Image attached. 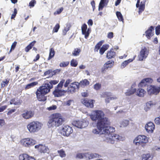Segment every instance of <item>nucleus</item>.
Wrapping results in <instances>:
<instances>
[{
    "label": "nucleus",
    "mask_w": 160,
    "mask_h": 160,
    "mask_svg": "<svg viewBox=\"0 0 160 160\" xmlns=\"http://www.w3.org/2000/svg\"><path fill=\"white\" fill-rule=\"evenodd\" d=\"M94 128L92 130V133L95 134L102 135L104 141L111 144H113L115 140H121L120 137L118 135L113 133L115 128L109 126L102 125L99 128Z\"/></svg>",
    "instance_id": "nucleus-1"
},
{
    "label": "nucleus",
    "mask_w": 160,
    "mask_h": 160,
    "mask_svg": "<svg viewBox=\"0 0 160 160\" xmlns=\"http://www.w3.org/2000/svg\"><path fill=\"white\" fill-rule=\"evenodd\" d=\"M58 81L56 80H50L45 82L38 88L36 92V94L38 100L40 101H44L47 100L45 95L50 92L53 88V86L56 84Z\"/></svg>",
    "instance_id": "nucleus-2"
},
{
    "label": "nucleus",
    "mask_w": 160,
    "mask_h": 160,
    "mask_svg": "<svg viewBox=\"0 0 160 160\" xmlns=\"http://www.w3.org/2000/svg\"><path fill=\"white\" fill-rule=\"evenodd\" d=\"M90 118L93 121L98 120L97 126L99 128L102 126V125L108 126L110 123L108 119L105 117L104 113L101 110H95L93 114L91 115Z\"/></svg>",
    "instance_id": "nucleus-3"
},
{
    "label": "nucleus",
    "mask_w": 160,
    "mask_h": 160,
    "mask_svg": "<svg viewBox=\"0 0 160 160\" xmlns=\"http://www.w3.org/2000/svg\"><path fill=\"white\" fill-rule=\"evenodd\" d=\"M64 122L61 114L56 113L53 114L48 123L49 128H56L61 125Z\"/></svg>",
    "instance_id": "nucleus-4"
},
{
    "label": "nucleus",
    "mask_w": 160,
    "mask_h": 160,
    "mask_svg": "<svg viewBox=\"0 0 160 160\" xmlns=\"http://www.w3.org/2000/svg\"><path fill=\"white\" fill-rule=\"evenodd\" d=\"M65 82L64 79H62L54 88L52 92L53 94L55 97H59L64 95L67 91L62 89V88Z\"/></svg>",
    "instance_id": "nucleus-5"
},
{
    "label": "nucleus",
    "mask_w": 160,
    "mask_h": 160,
    "mask_svg": "<svg viewBox=\"0 0 160 160\" xmlns=\"http://www.w3.org/2000/svg\"><path fill=\"white\" fill-rule=\"evenodd\" d=\"M42 124L39 122H32L29 123L27 125V127L29 132L31 133L37 132L41 128Z\"/></svg>",
    "instance_id": "nucleus-6"
},
{
    "label": "nucleus",
    "mask_w": 160,
    "mask_h": 160,
    "mask_svg": "<svg viewBox=\"0 0 160 160\" xmlns=\"http://www.w3.org/2000/svg\"><path fill=\"white\" fill-rule=\"evenodd\" d=\"M148 138L144 135H139L134 140L133 142L136 145H141L145 143L148 142Z\"/></svg>",
    "instance_id": "nucleus-7"
},
{
    "label": "nucleus",
    "mask_w": 160,
    "mask_h": 160,
    "mask_svg": "<svg viewBox=\"0 0 160 160\" xmlns=\"http://www.w3.org/2000/svg\"><path fill=\"white\" fill-rule=\"evenodd\" d=\"M72 125L80 128H85L87 127L88 124V122L82 119L81 120H78L74 121L72 123Z\"/></svg>",
    "instance_id": "nucleus-8"
},
{
    "label": "nucleus",
    "mask_w": 160,
    "mask_h": 160,
    "mask_svg": "<svg viewBox=\"0 0 160 160\" xmlns=\"http://www.w3.org/2000/svg\"><path fill=\"white\" fill-rule=\"evenodd\" d=\"M21 143L22 145L25 147H30L36 143V141L30 138H24L21 140Z\"/></svg>",
    "instance_id": "nucleus-9"
},
{
    "label": "nucleus",
    "mask_w": 160,
    "mask_h": 160,
    "mask_svg": "<svg viewBox=\"0 0 160 160\" xmlns=\"http://www.w3.org/2000/svg\"><path fill=\"white\" fill-rule=\"evenodd\" d=\"M149 53L148 50L146 48H142L138 56L139 60L143 61L145 59L148 57Z\"/></svg>",
    "instance_id": "nucleus-10"
},
{
    "label": "nucleus",
    "mask_w": 160,
    "mask_h": 160,
    "mask_svg": "<svg viewBox=\"0 0 160 160\" xmlns=\"http://www.w3.org/2000/svg\"><path fill=\"white\" fill-rule=\"evenodd\" d=\"M73 132V129L71 127L67 125H64L62 129L61 134L63 136L68 137Z\"/></svg>",
    "instance_id": "nucleus-11"
},
{
    "label": "nucleus",
    "mask_w": 160,
    "mask_h": 160,
    "mask_svg": "<svg viewBox=\"0 0 160 160\" xmlns=\"http://www.w3.org/2000/svg\"><path fill=\"white\" fill-rule=\"evenodd\" d=\"M147 91L148 94L150 95L152 94H157L160 91V86L158 87L150 86L148 88Z\"/></svg>",
    "instance_id": "nucleus-12"
},
{
    "label": "nucleus",
    "mask_w": 160,
    "mask_h": 160,
    "mask_svg": "<svg viewBox=\"0 0 160 160\" xmlns=\"http://www.w3.org/2000/svg\"><path fill=\"white\" fill-rule=\"evenodd\" d=\"M114 63V62L112 60H109L107 62L102 68L101 72L102 73H104L109 68H111L113 66Z\"/></svg>",
    "instance_id": "nucleus-13"
},
{
    "label": "nucleus",
    "mask_w": 160,
    "mask_h": 160,
    "mask_svg": "<svg viewBox=\"0 0 160 160\" xmlns=\"http://www.w3.org/2000/svg\"><path fill=\"white\" fill-rule=\"evenodd\" d=\"M81 30L82 34L85 35L84 37L86 39H87L90 33V29H87V25L84 23L82 26Z\"/></svg>",
    "instance_id": "nucleus-14"
},
{
    "label": "nucleus",
    "mask_w": 160,
    "mask_h": 160,
    "mask_svg": "<svg viewBox=\"0 0 160 160\" xmlns=\"http://www.w3.org/2000/svg\"><path fill=\"white\" fill-rule=\"evenodd\" d=\"M95 101L93 100H88L86 99H83L81 100L82 103L86 107L92 108L94 106V103Z\"/></svg>",
    "instance_id": "nucleus-15"
},
{
    "label": "nucleus",
    "mask_w": 160,
    "mask_h": 160,
    "mask_svg": "<svg viewBox=\"0 0 160 160\" xmlns=\"http://www.w3.org/2000/svg\"><path fill=\"white\" fill-rule=\"evenodd\" d=\"M73 85H75L77 89H78L79 88V84L78 82H74L71 83L68 88V90L67 91L68 93H72L75 92L76 89L75 88L73 87Z\"/></svg>",
    "instance_id": "nucleus-16"
},
{
    "label": "nucleus",
    "mask_w": 160,
    "mask_h": 160,
    "mask_svg": "<svg viewBox=\"0 0 160 160\" xmlns=\"http://www.w3.org/2000/svg\"><path fill=\"white\" fill-rule=\"evenodd\" d=\"M35 148H38L41 152L48 153L49 152V149L48 147L42 144L35 146Z\"/></svg>",
    "instance_id": "nucleus-17"
},
{
    "label": "nucleus",
    "mask_w": 160,
    "mask_h": 160,
    "mask_svg": "<svg viewBox=\"0 0 160 160\" xmlns=\"http://www.w3.org/2000/svg\"><path fill=\"white\" fill-rule=\"evenodd\" d=\"M155 126L154 124L151 122H148L145 126L146 131L148 133H152L155 129Z\"/></svg>",
    "instance_id": "nucleus-18"
},
{
    "label": "nucleus",
    "mask_w": 160,
    "mask_h": 160,
    "mask_svg": "<svg viewBox=\"0 0 160 160\" xmlns=\"http://www.w3.org/2000/svg\"><path fill=\"white\" fill-rule=\"evenodd\" d=\"M34 114V112L33 111L31 110H27L22 114V116L26 119H28L32 117Z\"/></svg>",
    "instance_id": "nucleus-19"
},
{
    "label": "nucleus",
    "mask_w": 160,
    "mask_h": 160,
    "mask_svg": "<svg viewBox=\"0 0 160 160\" xmlns=\"http://www.w3.org/2000/svg\"><path fill=\"white\" fill-rule=\"evenodd\" d=\"M152 82V80L151 78H145L142 80L138 84L139 87H142L145 86L147 83H151Z\"/></svg>",
    "instance_id": "nucleus-20"
},
{
    "label": "nucleus",
    "mask_w": 160,
    "mask_h": 160,
    "mask_svg": "<svg viewBox=\"0 0 160 160\" xmlns=\"http://www.w3.org/2000/svg\"><path fill=\"white\" fill-rule=\"evenodd\" d=\"M19 158L20 160H35L34 158L29 156L26 154L20 155Z\"/></svg>",
    "instance_id": "nucleus-21"
},
{
    "label": "nucleus",
    "mask_w": 160,
    "mask_h": 160,
    "mask_svg": "<svg viewBox=\"0 0 160 160\" xmlns=\"http://www.w3.org/2000/svg\"><path fill=\"white\" fill-rule=\"evenodd\" d=\"M154 30V27L151 26L146 31L145 33L147 38L149 39L153 35V32Z\"/></svg>",
    "instance_id": "nucleus-22"
},
{
    "label": "nucleus",
    "mask_w": 160,
    "mask_h": 160,
    "mask_svg": "<svg viewBox=\"0 0 160 160\" xmlns=\"http://www.w3.org/2000/svg\"><path fill=\"white\" fill-rule=\"evenodd\" d=\"M113 49H111L109 51H108L107 53L106 57L108 59H110L113 58L115 55L116 52L113 51Z\"/></svg>",
    "instance_id": "nucleus-23"
},
{
    "label": "nucleus",
    "mask_w": 160,
    "mask_h": 160,
    "mask_svg": "<svg viewBox=\"0 0 160 160\" xmlns=\"http://www.w3.org/2000/svg\"><path fill=\"white\" fill-rule=\"evenodd\" d=\"M153 158L150 153L144 154L142 156V160H151Z\"/></svg>",
    "instance_id": "nucleus-24"
},
{
    "label": "nucleus",
    "mask_w": 160,
    "mask_h": 160,
    "mask_svg": "<svg viewBox=\"0 0 160 160\" xmlns=\"http://www.w3.org/2000/svg\"><path fill=\"white\" fill-rule=\"evenodd\" d=\"M105 95L107 96V97L105 99V101L106 103H109L110 100H114L116 98L113 97H109L111 95V93L109 92H105Z\"/></svg>",
    "instance_id": "nucleus-25"
},
{
    "label": "nucleus",
    "mask_w": 160,
    "mask_h": 160,
    "mask_svg": "<svg viewBox=\"0 0 160 160\" xmlns=\"http://www.w3.org/2000/svg\"><path fill=\"white\" fill-rule=\"evenodd\" d=\"M146 0H143L142 2H141L139 8L138 13L140 14L144 11L145 8Z\"/></svg>",
    "instance_id": "nucleus-26"
},
{
    "label": "nucleus",
    "mask_w": 160,
    "mask_h": 160,
    "mask_svg": "<svg viewBox=\"0 0 160 160\" xmlns=\"http://www.w3.org/2000/svg\"><path fill=\"white\" fill-rule=\"evenodd\" d=\"M109 48L108 44H104L100 48L99 50V53L101 55H102L104 52L107 50Z\"/></svg>",
    "instance_id": "nucleus-27"
},
{
    "label": "nucleus",
    "mask_w": 160,
    "mask_h": 160,
    "mask_svg": "<svg viewBox=\"0 0 160 160\" xmlns=\"http://www.w3.org/2000/svg\"><path fill=\"white\" fill-rule=\"evenodd\" d=\"M146 91L142 89H138L136 92L137 95L140 97H143Z\"/></svg>",
    "instance_id": "nucleus-28"
},
{
    "label": "nucleus",
    "mask_w": 160,
    "mask_h": 160,
    "mask_svg": "<svg viewBox=\"0 0 160 160\" xmlns=\"http://www.w3.org/2000/svg\"><path fill=\"white\" fill-rule=\"evenodd\" d=\"M78 84H79V86L84 87L88 85L89 84V82L87 79H84L78 83Z\"/></svg>",
    "instance_id": "nucleus-29"
},
{
    "label": "nucleus",
    "mask_w": 160,
    "mask_h": 160,
    "mask_svg": "<svg viewBox=\"0 0 160 160\" xmlns=\"http://www.w3.org/2000/svg\"><path fill=\"white\" fill-rule=\"evenodd\" d=\"M129 123V121L127 120H123L120 122V127H127Z\"/></svg>",
    "instance_id": "nucleus-30"
},
{
    "label": "nucleus",
    "mask_w": 160,
    "mask_h": 160,
    "mask_svg": "<svg viewBox=\"0 0 160 160\" xmlns=\"http://www.w3.org/2000/svg\"><path fill=\"white\" fill-rule=\"evenodd\" d=\"M66 27H65L64 29L62 31V34L63 35H66L67 32L69 30L71 27V24L69 23H67L66 24Z\"/></svg>",
    "instance_id": "nucleus-31"
},
{
    "label": "nucleus",
    "mask_w": 160,
    "mask_h": 160,
    "mask_svg": "<svg viewBox=\"0 0 160 160\" xmlns=\"http://www.w3.org/2000/svg\"><path fill=\"white\" fill-rule=\"evenodd\" d=\"M155 104L152 101H150L146 103V106L145 107V110L147 111L151 107H152Z\"/></svg>",
    "instance_id": "nucleus-32"
},
{
    "label": "nucleus",
    "mask_w": 160,
    "mask_h": 160,
    "mask_svg": "<svg viewBox=\"0 0 160 160\" xmlns=\"http://www.w3.org/2000/svg\"><path fill=\"white\" fill-rule=\"evenodd\" d=\"M36 41H33L31 43H30L25 48V51L28 52L29 50L31 49L32 47L34 45V44L36 43Z\"/></svg>",
    "instance_id": "nucleus-33"
},
{
    "label": "nucleus",
    "mask_w": 160,
    "mask_h": 160,
    "mask_svg": "<svg viewBox=\"0 0 160 160\" xmlns=\"http://www.w3.org/2000/svg\"><path fill=\"white\" fill-rule=\"evenodd\" d=\"M106 0H101L98 7V10H101L103 8L106 3Z\"/></svg>",
    "instance_id": "nucleus-34"
},
{
    "label": "nucleus",
    "mask_w": 160,
    "mask_h": 160,
    "mask_svg": "<svg viewBox=\"0 0 160 160\" xmlns=\"http://www.w3.org/2000/svg\"><path fill=\"white\" fill-rule=\"evenodd\" d=\"M98 154L96 153H86L85 156L88 157L89 159H91L97 157Z\"/></svg>",
    "instance_id": "nucleus-35"
},
{
    "label": "nucleus",
    "mask_w": 160,
    "mask_h": 160,
    "mask_svg": "<svg viewBox=\"0 0 160 160\" xmlns=\"http://www.w3.org/2000/svg\"><path fill=\"white\" fill-rule=\"evenodd\" d=\"M136 92V89L135 88H132L130 89L127 90L125 94L127 96H130Z\"/></svg>",
    "instance_id": "nucleus-36"
},
{
    "label": "nucleus",
    "mask_w": 160,
    "mask_h": 160,
    "mask_svg": "<svg viewBox=\"0 0 160 160\" xmlns=\"http://www.w3.org/2000/svg\"><path fill=\"white\" fill-rule=\"evenodd\" d=\"M116 14L119 21H122L123 22V18L122 15L120 12L117 11L116 12Z\"/></svg>",
    "instance_id": "nucleus-37"
},
{
    "label": "nucleus",
    "mask_w": 160,
    "mask_h": 160,
    "mask_svg": "<svg viewBox=\"0 0 160 160\" xmlns=\"http://www.w3.org/2000/svg\"><path fill=\"white\" fill-rule=\"evenodd\" d=\"M133 60V59H130L124 61L122 63L121 68H124L129 63L132 62Z\"/></svg>",
    "instance_id": "nucleus-38"
},
{
    "label": "nucleus",
    "mask_w": 160,
    "mask_h": 160,
    "mask_svg": "<svg viewBox=\"0 0 160 160\" xmlns=\"http://www.w3.org/2000/svg\"><path fill=\"white\" fill-rule=\"evenodd\" d=\"M55 51L54 49L52 48L50 49L49 56L48 58V60H50L54 56Z\"/></svg>",
    "instance_id": "nucleus-39"
},
{
    "label": "nucleus",
    "mask_w": 160,
    "mask_h": 160,
    "mask_svg": "<svg viewBox=\"0 0 160 160\" xmlns=\"http://www.w3.org/2000/svg\"><path fill=\"white\" fill-rule=\"evenodd\" d=\"M38 83L37 82H33L27 84L25 87L26 89H29L32 87L38 84Z\"/></svg>",
    "instance_id": "nucleus-40"
},
{
    "label": "nucleus",
    "mask_w": 160,
    "mask_h": 160,
    "mask_svg": "<svg viewBox=\"0 0 160 160\" xmlns=\"http://www.w3.org/2000/svg\"><path fill=\"white\" fill-rule=\"evenodd\" d=\"M10 104H14L15 105H17L19 104L20 102L17 98H14L11 99L10 102Z\"/></svg>",
    "instance_id": "nucleus-41"
},
{
    "label": "nucleus",
    "mask_w": 160,
    "mask_h": 160,
    "mask_svg": "<svg viewBox=\"0 0 160 160\" xmlns=\"http://www.w3.org/2000/svg\"><path fill=\"white\" fill-rule=\"evenodd\" d=\"M103 42L102 41L99 42L95 46L94 50L95 51L98 52V49L102 45Z\"/></svg>",
    "instance_id": "nucleus-42"
},
{
    "label": "nucleus",
    "mask_w": 160,
    "mask_h": 160,
    "mask_svg": "<svg viewBox=\"0 0 160 160\" xmlns=\"http://www.w3.org/2000/svg\"><path fill=\"white\" fill-rule=\"evenodd\" d=\"M58 152L61 157L63 158L66 157V154L65 153V151L63 150H58Z\"/></svg>",
    "instance_id": "nucleus-43"
},
{
    "label": "nucleus",
    "mask_w": 160,
    "mask_h": 160,
    "mask_svg": "<svg viewBox=\"0 0 160 160\" xmlns=\"http://www.w3.org/2000/svg\"><path fill=\"white\" fill-rule=\"evenodd\" d=\"M80 50L78 48H76L74 49L73 52H72V55L74 56H77L79 55Z\"/></svg>",
    "instance_id": "nucleus-44"
},
{
    "label": "nucleus",
    "mask_w": 160,
    "mask_h": 160,
    "mask_svg": "<svg viewBox=\"0 0 160 160\" xmlns=\"http://www.w3.org/2000/svg\"><path fill=\"white\" fill-rule=\"evenodd\" d=\"M70 64L72 66L75 67L77 66L78 62L76 60L73 59L71 61Z\"/></svg>",
    "instance_id": "nucleus-45"
},
{
    "label": "nucleus",
    "mask_w": 160,
    "mask_h": 160,
    "mask_svg": "<svg viewBox=\"0 0 160 160\" xmlns=\"http://www.w3.org/2000/svg\"><path fill=\"white\" fill-rule=\"evenodd\" d=\"M69 64V62H61L60 64V66L62 67H65L68 66Z\"/></svg>",
    "instance_id": "nucleus-46"
},
{
    "label": "nucleus",
    "mask_w": 160,
    "mask_h": 160,
    "mask_svg": "<svg viewBox=\"0 0 160 160\" xmlns=\"http://www.w3.org/2000/svg\"><path fill=\"white\" fill-rule=\"evenodd\" d=\"M17 44V42L16 41L14 42L11 45L10 50L9 51L10 52H11L12 51V50H13L14 49L16 46Z\"/></svg>",
    "instance_id": "nucleus-47"
},
{
    "label": "nucleus",
    "mask_w": 160,
    "mask_h": 160,
    "mask_svg": "<svg viewBox=\"0 0 160 160\" xmlns=\"http://www.w3.org/2000/svg\"><path fill=\"white\" fill-rule=\"evenodd\" d=\"M60 28V26L59 24H57L54 27L53 32H58V29Z\"/></svg>",
    "instance_id": "nucleus-48"
},
{
    "label": "nucleus",
    "mask_w": 160,
    "mask_h": 160,
    "mask_svg": "<svg viewBox=\"0 0 160 160\" xmlns=\"http://www.w3.org/2000/svg\"><path fill=\"white\" fill-rule=\"evenodd\" d=\"M36 3V1L35 0H32L29 3V6L30 8L33 7Z\"/></svg>",
    "instance_id": "nucleus-49"
},
{
    "label": "nucleus",
    "mask_w": 160,
    "mask_h": 160,
    "mask_svg": "<svg viewBox=\"0 0 160 160\" xmlns=\"http://www.w3.org/2000/svg\"><path fill=\"white\" fill-rule=\"evenodd\" d=\"M9 82V81L6 79L5 81H2V83H1V87H4L8 85Z\"/></svg>",
    "instance_id": "nucleus-50"
},
{
    "label": "nucleus",
    "mask_w": 160,
    "mask_h": 160,
    "mask_svg": "<svg viewBox=\"0 0 160 160\" xmlns=\"http://www.w3.org/2000/svg\"><path fill=\"white\" fill-rule=\"evenodd\" d=\"M94 88L96 90H98L100 89L101 85L99 83H97L94 85Z\"/></svg>",
    "instance_id": "nucleus-51"
},
{
    "label": "nucleus",
    "mask_w": 160,
    "mask_h": 160,
    "mask_svg": "<svg viewBox=\"0 0 160 160\" xmlns=\"http://www.w3.org/2000/svg\"><path fill=\"white\" fill-rule=\"evenodd\" d=\"M156 34L158 35L160 33V25H158L155 28Z\"/></svg>",
    "instance_id": "nucleus-52"
},
{
    "label": "nucleus",
    "mask_w": 160,
    "mask_h": 160,
    "mask_svg": "<svg viewBox=\"0 0 160 160\" xmlns=\"http://www.w3.org/2000/svg\"><path fill=\"white\" fill-rule=\"evenodd\" d=\"M63 8H61L57 10L56 12H55L54 13V15H56L57 14H59L61 12L63 11Z\"/></svg>",
    "instance_id": "nucleus-53"
},
{
    "label": "nucleus",
    "mask_w": 160,
    "mask_h": 160,
    "mask_svg": "<svg viewBox=\"0 0 160 160\" xmlns=\"http://www.w3.org/2000/svg\"><path fill=\"white\" fill-rule=\"evenodd\" d=\"M72 80L70 79H68L67 80L64 85V86L65 87H67L69 84L71 82Z\"/></svg>",
    "instance_id": "nucleus-54"
},
{
    "label": "nucleus",
    "mask_w": 160,
    "mask_h": 160,
    "mask_svg": "<svg viewBox=\"0 0 160 160\" xmlns=\"http://www.w3.org/2000/svg\"><path fill=\"white\" fill-rule=\"evenodd\" d=\"M154 122L156 124L160 125V116L156 118L154 120Z\"/></svg>",
    "instance_id": "nucleus-55"
},
{
    "label": "nucleus",
    "mask_w": 160,
    "mask_h": 160,
    "mask_svg": "<svg viewBox=\"0 0 160 160\" xmlns=\"http://www.w3.org/2000/svg\"><path fill=\"white\" fill-rule=\"evenodd\" d=\"M76 158L79 159L83 158V154L82 153H78L77 154Z\"/></svg>",
    "instance_id": "nucleus-56"
},
{
    "label": "nucleus",
    "mask_w": 160,
    "mask_h": 160,
    "mask_svg": "<svg viewBox=\"0 0 160 160\" xmlns=\"http://www.w3.org/2000/svg\"><path fill=\"white\" fill-rule=\"evenodd\" d=\"M57 108V106L56 105H53L52 106L48 108V109L49 110H54L56 109Z\"/></svg>",
    "instance_id": "nucleus-57"
},
{
    "label": "nucleus",
    "mask_w": 160,
    "mask_h": 160,
    "mask_svg": "<svg viewBox=\"0 0 160 160\" xmlns=\"http://www.w3.org/2000/svg\"><path fill=\"white\" fill-rule=\"evenodd\" d=\"M91 4L92 7L93 11H94V9H95V1L94 0L92 1L91 2Z\"/></svg>",
    "instance_id": "nucleus-58"
},
{
    "label": "nucleus",
    "mask_w": 160,
    "mask_h": 160,
    "mask_svg": "<svg viewBox=\"0 0 160 160\" xmlns=\"http://www.w3.org/2000/svg\"><path fill=\"white\" fill-rule=\"evenodd\" d=\"M108 38L110 39H111L113 37V33L112 32H110L108 34Z\"/></svg>",
    "instance_id": "nucleus-59"
},
{
    "label": "nucleus",
    "mask_w": 160,
    "mask_h": 160,
    "mask_svg": "<svg viewBox=\"0 0 160 160\" xmlns=\"http://www.w3.org/2000/svg\"><path fill=\"white\" fill-rule=\"evenodd\" d=\"M6 106H4L0 107V112H3L7 108Z\"/></svg>",
    "instance_id": "nucleus-60"
},
{
    "label": "nucleus",
    "mask_w": 160,
    "mask_h": 160,
    "mask_svg": "<svg viewBox=\"0 0 160 160\" xmlns=\"http://www.w3.org/2000/svg\"><path fill=\"white\" fill-rule=\"evenodd\" d=\"M4 124V121L3 119H0V128Z\"/></svg>",
    "instance_id": "nucleus-61"
},
{
    "label": "nucleus",
    "mask_w": 160,
    "mask_h": 160,
    "mask_svg": "<svg viewBox=\"0 0 160 160\" xmlns=\"http://www.w3.org/2000/svg\"><path fill=\"white\" fill-rule=\"evenodd\" d=\"M88 23L89 25L92 26L93 24V21L91 19H89L88 22Z\"/></svg>",
    "instance_id": "nucleus-62"
},
{
    "label": "nucleus",
    "mask_w": 160,
    "mask_h": 160,
    "mask_svg": "<svg viewBox=\"0 0 160 160\" xmlns=\"http://www.w3.org/2000/svg\"><path fill=\"white\" fill-rule=\"evenodd\" d=\"M73 101L71 100H70L67 101L66 102V104L67 105L69 106L71 104V103Z\"/></svg>",
    "instance_id": "nucleus-63"
},
{
    "label": "nucleus",
    "mask_w": 160,
    "mask_h": 160,
    "mask_svg": "<svg viewBox=\"0 0 160 160\" xmlns=\"http://www.w3.org/2000/svg\"><path fill=\"white\" fill-rule=\"evenodd\" d=\"M40 58V56L38 54L37 55L35 59H34L33 61L36 62Z\"/></svg>",
    "instance_id": "nucleus-64"
}]
</instances>
